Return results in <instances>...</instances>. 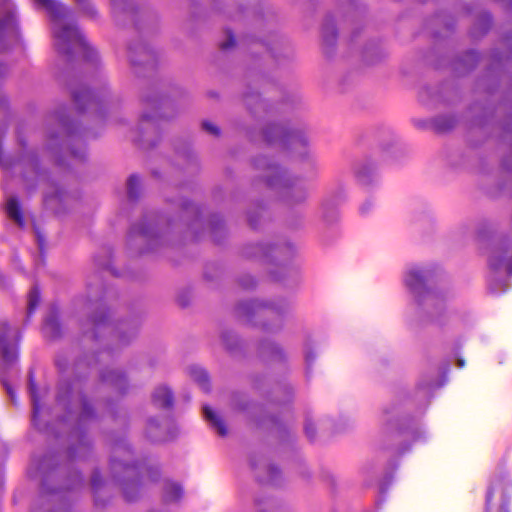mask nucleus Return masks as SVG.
Listing matches in <instances>:
<instances>
[{
  "mask_svg": "<svg viewBox=\"0 0 512 512\" xmlns=\"http://www.w3.org/2000/svg\"><path fill=\"white\" fill-rule=\"evenodd\" d=\"M35 3L44 8L54 22L53 34L55 47L63 55H71L72 47L78 45L82 49H88L84 35L76 25H63L60 20L66 15L65 6L58 0H34Z\"/></svg>",
  "mask_w": 512,
  "mask_h": 512,
  "instance_id": "f257e3e1",
  "label": "nucleus"
},
{
  "mask_svg": "<svg viewBox=\"0 0 512 512\" xmlns=\"http://www.w3.org/2000/svg\"><path fill=\"white\" fill-rule=\"evenodd\" d=\"M21 333L6 319H0V355L3 369L12 367L18 360Z\"/></svg>",
  "mask_w": 512,
  "mask_h": 512,
  "instance_id": "f03ea898",
  "label": "nucleus"
},
{
  "mask_svg": "<svg viewBox=\"0 0 512 512\" xmlns=\"http://www.w3.org/2000/svg\"><path fill=\"white\" fill-rule=\"evenodd\" d=\"M264 137L268 143L279 139L284 144L287 143L291 146H295L298 143L302 146H306L307 144V140L301 132L289 131L279 125H271L267 127L264 131Z\"/></svg>",
  "mask_w": 512,
  "mask_h": 512,
  "instance_id": "7ed1b4c3",
  "label": "nucleus"
},
{
  "mask_svg": "<svg viewBox=\"0 0 512 512\" xmlns=\"http://www.w3.org/2000/svg\"><path fill=\"white\" fill-rule=\"evenodd\" d=\"M491 269L498 270L502 267L512 274V242L502 241L491 253L488 259Z\"/></svg>",
  "mask_w": 512,
  "mask_h": 512,
  "instance_id": "20e7f679",
  "label": "nucleus"
},
{
  "mask_svg": "<svg viewBox=\"0 0 512 512\" xmlns=\"http://www.w3.org/2000/svg\"><path fill=\"white\" fill-rule=\"evenodd\" d=\"M510 487V481L507 479L506 475L500 474L496 477L495 481L492 483L490 488L488 489L487 495H486V512H489L490 505L492 503L494 493L496 490H501L503 494V500L500 505V508L498 512H510L508 507V499L506 496V493L508 491V488Z\"/></svg>",
  "mask_w": 512,
  "mask_h": 512,
  "instance_id": "39448f33",
  "label": "nucleus"
},
{
  "mask_svg": "<svg viewBox=\"0 0 512 512\" xmlns=\"http://www.w3.org/2000/svg\"><path fill=\"white\" fill-rule=\"evenodd\" d=\"M129 58L134 66L137 64H153L155 55L146 45L137 44L129 48Z\"/></svg>",
  "mask_w": 512,
  "mask_h": 512,
  "instance_id": "423d86ee",
  "label": "nucleus"
},
{
  "mask_svg": "<svg viewBox=\"0 0 512 512\" xmlns=\"http://www.w3.org/2000/svg\"><path fill=\"white\" fill-rule=\"evenodd\" d=\"M73 100L79 111L85 110L87 107L97 108L99 105L98 99L92 91L87 88L75 90L72 93Z\"/></svg>",
  "mask_w": 512,
  "mask_h": 512,
  "instance_id": "0eeeda50",
  "label": "nucleus"
},
{
  "mask_svg": "<svg viewBox=\"0 0 512 512\" xmlns=\"http://www.w3.org/2000/svg\"><path fill=\"white\" fill-rule=\"evenodd\" d=\"M405 283L417 297L427 290L424 275L419 269H411L406 276Z\"/></svg>",
  "mask_w": 512,
  "mask_h": 512,
  "instance_id": "6e6552de",
  "label": "nucleus"
},
{
  "mask_svg": "<svg viewBox=\"0 0 512 512\" xmlns=\"http://www.w3.org/2000/svg\"><path fill=\"white\" fill-rule=\"evenodd\" d=\"M152 400L155 406L164 409L172 408L174 403L172 391L165 386L158 387L154 391Z\"/></svg>",
  "mask_w": 512,
  "mask_h": 512,
  "instance_id": "1a4fd4ad",
  "label": "nucleus"
},
{
  "mask_svg": "<svg viewBox=\"0 0 512 512\" xmlns=\"http://www.w3.org/2000/svg\"><path fill=\"white\" fill-rule=\"evenodd\" d=\"M259 354L267 360H282L284 358V353L278 345L266 341L260 344Z\"/></svg>",
  "mask_w": 512,
  "mask_h": 512,
  "instance_id": "9d476101",
  "label": "nucleus"
},
{
  "mask_svg": "<svg viewBox=\"0 0 512 512\" xmlns=\"http://www.w3.org/2000/svg\"><path fill=\"white\" fill-rule=\"evenodd\" d=\"M6 212L9 218L14 220L19 227L25 226L24 215L17 198L13 197L7 201Z\"/></svg>",
  "mask_w": 512,
  "mask_h": 512,
  "instance_id": "9b49d317",
  "label": "nucleus"
},
{
  "mask_svg": "<svg viewBox=\"0 0 512 512\" xmlns=\"http://www.w3.org/2000/svg\"><path fill=\"white\" fill-rule=\"evenodd\" d=\"M203 412H204L205 418L217 430V432L220 436L224 437L228 434V429L226 427L225 422L216 412H214L209 406H204Z\"/></svg>",
  "mask_w": 512,
  "mask_h": 512,
  "instance_id": "f8f14e48",
  "label": "nucleus"
},
{
  "mask_svg": "<svg viewBox=\"0 0 512 512\" xmlns=\"http://www.w3.org/2000/svg\"><path fill=\"white\" fill-rule=\"evenodd\" d=\"M237 314L240 317H246V318H249L253 314H256L259 316H265L266 308L263 305L256 304L254 302L241 303L237 306Z\"/></svg>",
  "mask_w": 512,
  "mask_h": 512,
  "instance_id": "ddd939ff",
  "label": "nucleus"
},
{
  "mask_svg": "<svg viewBox=\"0 0 512 512\" xmlns=\"http://www.w3.org/2000/svg\"><path fill=\"white\" fill-rule=\"evenodd\" d=\"M101 380L104 383L111 384L115 386L119 391L124 389V385L126 384V377L123 373L115 372V371H107L101 374Z\"/></svg>",
  "mask_w": 512,
  "mask_h": 512,
  "instance_id": "4468645a",
  "label": "nucleus"
},
{
  "mask_svg": "<svg viewBox=\"0 0 512 512\" xmlns=\"http://www.w3.org/2000/svg\"><path fill=\"white\" fill-rule=\"evenodd\" d=\"M183 495L182 487L174 482H166L164 486L163 499L165 502L178 501Z\"/></svg>",
  "mask_w": 512,
  "mask_h": 512,
  "instance_id": "2eb2a0df",
  "label": "nucleus"
},
{
  "mask_svg": "<svg viewBox=\"0 0 512 512\" xmlns=\"http://www.w3.org/2000/svg\"><path fill=\"white\" fill-rule=\"evenodd\" d=\"M189 374L192 380L199 384V386L206 392L210 390L209 377L205 370L200 367H191Z\"/></svg>",
  "mask_w": 512,
  "mask_h": 512,
  "instance_id": "dca6fc26",
  "label": "nucleus"
},
{
  "mask_svg": "<svg viewBox=\"0 0 512 512\" xmlns=\"http://www.w3.org/2000/svg\"><path fill=\"white\" fill-rule=\"evenodd\" d=\"M256 166L273 173V176H267L266 182L268 186L274 185V178L278 181V179L282 176L280 168L274 164L267 163L264 158L258 159L256 161Z\"/></svg>",
  "mask_w": 512,
  "mask_h": 512,
  "instance_id": "f3484780",
  "label": "nucleus"
},
{
  "mask_svg": "<svg viewBox=\"0 0 512 512\" xmlns=\"http://www.w3.org/2000/svg\"><path fill=\"white\" fill-rule=\"evenodd\" d=\"M44 332L51 339H56L61 335V326L56 316H50L45 321Z\"/></svg>",
  "mask_w": 512,
  "mask_h": 512,
  "instance_id": "a211bd4d",
  "label": "nucleus"
},
{
  "mask_svg": "<svg viewBox=\"0 0 512 512\" xmlns=\"http://www.w3.org/2000/svg\"><path fill=\"white\" fill-rule=\"evenodd\" d=\"M123 495L127 502H132L137 499L140 491V485L138 482L125 481L122 486Z\"/></svg>",
  "mask_w": 512,
  "mask_h": 512,
  "instance_id": "6ab92c4d",
  "label": "nucleus"
},
{
  "mask_svg": "<svg viewBox=\"0 0 512 512\" xmlns=\"http://www.w3.org/2000/svg\"><path fill=\"white\" fill-rule=\"evenodd\" d=\"M29 390L31 394V399L33 403V419L35 420L36 416L40 411L39 397L37 392V386L33 378V374L29 373Z\"/></svg>",
  "mask_w": 512,
  "mask_h": 512,
  "instance_id": "aec40b11",
  "label": "nucleus"
},
{
  "mask_svg": "<svg viewBox=\"0 0 512 512\" xmlns=\"http://www.w3.org/2000/svg\"><path fill=\"white\" fill-rule=\"evenodd\" d=\"M283 196L288 204H296L305 200L306 193L303 190H297L294 192L289 188H285Z\"/></svg>",
  "mask_w": 512,
  "mask_h": 512,
  "instance_id": "412c9836",
  "label": "nucleus"
},
{
  "mask_svg": "<svg viewBox=\"0 0 512 512\" xmlns=\"http://www.w3.org/2000/svg\"><path fill=\"white\" fill-rule=\"evenodd\" d=\"M140 179L137 175H131L128 179V195L130 199L137 200L139 196Z\"/></svg>",
  "mask_w": 512,
  "mask_h": 512,
  "instance_id": "4be33fe9",
  "label": "nucleus"
},
{
  "mask_svg": "<svg viewBox=\"0 0 512 512\" xmlns=\"http://www.w3.org/2000/svg\"><path fill=\"white\" fill-rule=\"evenodd\" d=\"M40 303V290L37 286H34L30 293L28 299V315H31Z\"/></svg>",
  "mask_w": 512,
  "mask_h": 512,
  "instance_id": "5701e85b",
  "label": "nucleus"
},
{
  "mask_svg": "<svg viewBox=\"0 0 512 512\" xmlns=\"http://www.w3.org/2000/svg\"><path fill=\"white\" fill-rule=\"evenodd\" d=\"M15 30L16 21L13 15H8L0 21V37L6 32H14Z\"/></svg>",
  "mask_w": 512,
  "mask_h": 512,
  "instance_id": "b1692460",
  "label": "nucleus"
},
{
  "mask_svg": "<svg viewBox=\"0 0 512 512\" xmlns=\"http://www.w3.org/2000/svg\"><path fill=\"white\" fill-rule=\"evenodd\" d=\"M101 484H102L101 475H100V473L98 471H96L92 475L91 485H92V488H93V491H94V494H95V505L97 507H103L104 506V504L100 501V499L97 496L98 490H99Z\"/></svg>",
  "mask_w": 512,
  "mask_h": 512,
  "instance_id": "393cba45",
  "label": "nucleus"
},
{
  "mask_svg": "<svg viewBox=\"0 0 512 512\" xmlns=\"http://www.w3.org/2000/svg\"><path fill=\"white\" fill-rule=\"evenodd\" d=\"M92 324L94 326L95 337H97V332L107 326V315L102 312L99 315H94L92 318Z\"/></svg>",
  "mask_w": 512,
  "mask_h": 512,
  "instance_id": "a878e982",
  "label": "nucleus"
},
{
  "mask_svg": "<svg viewBox=\"0 0 512 512\" xmlns=\"http://www.w3.org/2000/svg\"><path fill=\"white\" fill-rule=\"evenodd\" d=\"M337 32L334 25H327L323 30V39L327 44L333 45L336 41Z\"/></svg>",
  "mask_w": 512,
  "mask_h": 512,
  "instance_id": "bb28decb",
  "label": "nucleus"
},
{
  "mask_svg": "<svg viewBox=\"0 0 512 512\" xmlns=\"http://www.w3.org/2000/svg\"><path fill=\"white\" fill-rule=\"evenodd\" d=\"M454 123L451 120L440 119L435 123L436 130L439 132H445L453 127Z\"/></svg>",
  "mask_w": 512,
  "mask_h": 512,
  "instance_id": "cd10ccee",
  "label": "nucleus"
},
{
  "mask_svg": "<svg viewBox=\"0 0 512 512\" xmlns=\"http://www.w3.org/2000/svg\"><path fill=\"white\" fill-rule=\"evenodd\" d=\"M227 37H228L227 41L222 42L220 44V48L222 50L230 49V48L234 47L236 44L235 36L231 30H227Z\"/></svg>",
  "mask_w": 512,
  "mask_h": 512,
  "instance_id": "c85d7f7f",
  "label": "nucleus"
},
{
  "mask_svg": "<svg viewBox=\"0 0 512 512\" xmlns=\"http://www.w3.org/2000/svg\"><path fill=\"white\" fill-rule=\"evenodd\" d=\"M202 127L205 131H207L208 133H210L214 136L220 135V129L216 125H214L213 123H211L209 121H204L202 123Z\"/></svg>",
  "mask_w": 512,
  "mask_h": 512,
  "instance_id": "c756f323",
  "label": "nucleus"
},
{
  "mask_svg": "<svg viewBox=\"0 0 512 512\" xmlns=\"http://www.w3.org/2000/svg\"><path fill=\"white\" fill-rule=\"evenodd\" d=\"M305 433L306 435L313 440L316 434V429L314 427V424L312 422H307L305 425Z\"/></svg>",
  "mask_w": 512,
  "mask_h": 512,
  "instance_id": "7c9ffc66",
  "label": "nucleus"
},
{
  "mask_svg": "<svg viewBox=\"0 0 512 512\" xmlns=\"http://www.w3.org/2000/svg\"><path fill=\"white\" fill-rule=\"evenodd\" d=\"M82 415L83 417H90L93 415V409L86 400L83 401Z\"/></svg>",
  "mask_w": 512,
  "mask_h": 512,
  "instance_id": "2f4dec72",
  "label": "nucleus"
},
{
  "mask_svg": "<svg viewBox=\"0 0 512 512\" xmlns=\"http://www.w3.org/2000/svg\"><path fill=\"white\" fill-rule=\"evenodd\" d=\"M2 383L8 393V395L10 396L11 400L12 401H15V392L14 390L12 389L11 385L4 379H2Z\"/></svg>",
  "mask_w": 512,
  "mask_h": 512,
  "instance_id": "473e14b6",
  "label": "nucleus"
},
{
  "mask_svg": "<svg viewBox=\"0 0 512 512\" xmlns=\"http://www.w3.org/2000/svg\"><path fill=\"white\" fill-rule=\"evenodd\" d=\"M120 466H122V464L120 462H116L115 460H113L112 467H113L114 470H117L118 467H120ZM123 469L126 470V471H130V470L134 469V466L128 465V464H124L123 465Z\"/></svg>",
  "mask_w": 512,
  "mask_h": 512,
  "instance_id": "72a5a7b5",
  "label": "nucleus"
},
{
  "mask_svg": "<svg viewBox=\"0 0 512 512\" xmlns=\"http://www.w3.org/2000/svg\"><path fill=\"white\" fill-rule=\"evenodd\" d=\"M85 12L91 17H95L97 15V12L92 5H87L85 7Z\"/></svg>",
  "mask_w": 512,
  "mask_h": 512,
  "instance_id": "f704fd0d",
  "label": "nucleus"
},
{
  "mask_svg": "<svg viewBox=\"0 0 512 512\" xmlns=\"http://www.w3.org/2000/svg\"><path fill=\"white\" fill-rule=\"evenodd\" d=\"M314 358H315V355H313L312 353H308V354L306 355V361H307V363H310Z\"/></svg>",
  "mask_w": 512,
  "mask_h": 512,
  "instance_id": "c9c22d12",
  "label": "nucleus"
},
{
  "mask_svg": "<svg viewBox=\"0 0 512 512\" xmlns=\"http://www.w3.org/2000/svg\"><path fill=\"white\" fill-rule=\"evenodd\" d=\"M255 282L252 278L249 279V283L247 284H242L245 288H248V287H252L254 286Z\"/></svg>",
  "mask_w": 512,
  "mask_h": 512,
  "instance_id": "e433bc0d",
  "label": "nucleus"
},
{
  "mask_svg": "<svg viewBox=\"0 0 512 512\" xmlns=\"http://www.w3.org/2000/svg\"><path fill=\"white\" fill-rule=\"evenodd\" d=\"M236 409H237L238 411H243V410L245 409V406H244V405H242L241 403H238V404H236Z\"/></svg>",
  "mask_w": 512,
  "mask_h": 512,
  "instance_id": "4c0bfd02",
  "label": "nucleus"
},
{
  "mask_svg": "<svg viewBox=\"0 0 512 512\" xmlns=\"http://www.w3.org/2000/svg\"><path fill=\"white\" fill-rule=\"evenodd\" d=\"M270 472H271V474H277L278 473V469L275 466H271L270 467Z\"/></svg>",
  "mask_w": 512,
  "mask_h": 512,
  "instance_id": "58836bf2",
  "label": "nucleus"
},
{
  "mask_svg": "<svg viewBox=\"0 0 512 512\" xmlns=\"http://www.w3.org/2000/svg\"><path fill=\"white\" fill-rule=\"evenodd\" d=\"M249 224L251 227L255 228V223H254V219L252 216H249Z\"/></svg>",
  "mask_w": 512,
  "mask_h": 512,
  "instance_id": "ea45409f",
  "label": "nucleus"
},
{
  "mask_svg": "<svg viewBox=\"0 0 512 512\" xmlns=\"http://www.w3.org/2000/svg\"><path fill=\"white\" fill-rule=\"evenodd\" d=\"M119 342H120V344H121V345H125V344H127V343H128V341H125V340L123 339V336H122V335H120V336H119Z\"/></svg>",
  "mask_w": 512,
  "mask_h": 512,
  "instance_id": "a19ab883",
  "label": "nucleus"
},
{
  "mask_svg": "<svg viewBox=\"0 0 512 512\" xmlns=\"http://www.w3.org/2000/svg\"><path fill=\"white\" fill-rule=\"evenodd\" d=\"M72 154L75 156V157H79V158H82L83 157V153H77L76 151H72Z\"/></svg>",
  "mask_w": 512,
  "mask_h": 512,
  "instance_id": "79ce46f5",
  "label": "nucleus"
},
{
  "mask_svg": "<svg viewBox=\"0 0 512 512\" xmlns=\"http://www.w3.org/2000/svg\"><path fill=\"white\" fill-rule=\"evenodd\" d=\"M223 341L226 343V346L228 348H231V346L229 345V343L227 342V339H226V334L223 335Z\"/></svg>",
  "mask_w": 512,
  "mask_h": 512,
  "instance_id": "37998d69",
  "label": "nucleus"
},
{
  "mask_svg": "<svg viewBox=\"0 0 512 512\" xmlns=\"http://www.w3.org/2000/svg\"><path fill=\"white\" fill-rule=\"evenodd\" d=\"M458 364H459L460 367H463L464 366V361L463 360H459Z\"/></svg>",
  "mask_w": 512,
  "mask_h": 512,
  "instance_id": "c03bdc74",
  "label": "nucleus"
},
{
  "mask_svg": "<svg viewBox=\"0 0 512 512\" xmlns=\"http://www.w3.org/2000/svg\"><path fill=\"white\" fill-rule=\"evenodd\" d=\"M366 209V204L361 208L362 212H364Z\"/></svg>",
  "mask_w": 512,
  "mask_h": 512,
  "instance_id": "a18cd8bd",
  "label": "nucleus"
}]
</instances>
